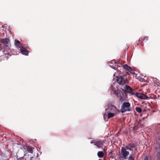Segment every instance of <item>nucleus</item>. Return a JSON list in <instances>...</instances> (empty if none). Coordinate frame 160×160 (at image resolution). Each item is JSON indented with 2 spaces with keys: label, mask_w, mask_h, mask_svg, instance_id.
Listing matches in <instances>:
<instances>
[{
  "label": "nucleus",
  "mask_w": 160,
  "mask_h": 160,
  "mask_svg": "<svg viewBox=\"0 0 160 160\" xmlns=\"http://www.w3.org/2000/svg\"><path fill=\"white\" fill-rule=\"evenodd\" d=\"M133 150H137L135 144L131 143L128 144L125 148L122 147L121 150V154L119 153L117 156V158L119 160H123L126 159L129 154V151L133 152Z\"/></svg>",
  "instance_id": "f257e3e1"
},
{
  "label": "nucleus",
  "mask_w": 160,
  "mask_h": 160,
  "mask_svg": "<svg viewBox=\"0 0 160 160\" xmlns=\"http://www.w3.org/2000/svg\"><path fill=\"white\" fill-rule=\"evenodd\" d=\"M118 112L119 110L115 106L108 104L105 107L103 118L105 119L107 117L108 118H111L117 115Z\"/></svg>",
  "instance_id": "f03ea898"
},
{
  "label": "nucleus",
  "mask_w": 160,
  "mask_h": 160,
  "mask_svg": "<svg viewBox=\"0 0 160 160\" xmlns=\"http://www.w3.org/2000/svg\"><path fill=\"white\" fill-rule=\"evenodd\" d=\"M116 64H117V67L116 68L115 67H112V68H113L114 70L117 69V72H115L113 75L114 76L117 77L119 74L122 73V71L120 70V69H121V68H122L123 69H125L131 73H133V69L130 67L128 66L127 64L124 65H122L120 63H118L117 64L115 63Z\"/></svg>",
  "instance_id": "7ed1b4c3"
},
{
  "label": "nucleus",
  "mask_w": 160,
  "mask_h": 160,
  "mask_svg": "<svg viewBox=\"0 0 160 160\" xmlns=\"http://www.w3.org/2000/svg\"><path fill=\"white\" fill-rule=\"evenodd\" d=\"M130 104L128 102H123L121 106V112L124 113L127 111H130Z\"/></svg>",
  "instance_id": "20e7f679"
},
{
  "label": "nucleus",
  "mask_w": 160,
  "mask_h": 160,
  "mask_svg": "<svg viewBox=\"0 0 160 160\" xmlns=\"http://www.w3.org/2000/svg\"><path fill=\"white\" fill-rule=\"evenodd\" d=\"M1 42L4 45V47L7 49H9L10 47L9 40L8 38L1 39L0 40Z\"/></svg>",
  "instance_id": "39448f33"
},
{
  "label": "nucleus",
  "mask_w": 160,
  "mask_h": 160,
  "mask_svg": "<svg viewBox=\"0 0 160 160\" xmlns=\"http://www.w3.org/2000/svg\"><path fill=\"white\" fill-rule=\"evenodd\" d=\"M122 89V90L125 91L127 92L133 94L132 89L129 86L127 85H125L123 86H122L121 87Z\"/></svg>",
  "instance_id": "423d86ee"
},
{
  "label": "nucleus",
  "mask_w": 160,
  "mask_h": 160,
  "mask_svg": "<svg viewBox=\"0 0 160 160\" xmlns=\"http://www.w3.org/2000/svg\"><path fill=\"white\" fill-rule=\"evenodd\" d=\"M117 82L120 85H122V86L124 85V84L126 83L127 82L126 78L120 76L117 79Z\"/></svg>",
  "instance_id": "0eeeda50"
},
{
  "label": "nucleus",
  "mask_w": 160,
  "mask_h": 160,
  "mask_svg": "<svg viewBox=\"0 0 160 160\" xmlns=\"http://www.w3.org/2000/svg\"><path fill=\"white\" fill-rule=\"evenodd\" d=\"M111 90L113 92V94H115L116 95L118 94V88L116 83H113L112 84L110 87Z\"/></svg>",
  "instance_id": "6e6552de"
},
{
  "label": "nucleus",
  "mask_w": 160,
  "mask_h": 160,
  "mask_svg": "<svg viewBox=\"0 0 160 160\" xmlns=\"http://www.w3.org/2000/svg\"><path fill=\"white\" fill-rule=\"evenodd\" d=\"M27 48V45H24L20 49L21 51L22 54L25 55H28V52L26 48Z\"/></svg>",
  "instance_id": "1a4fd4ad"
},
{
  "label": "nucleus",
  "mask_w": 160,
  "mask_h": 160,
  "mask_svg": "<svg viewBox=\"0 0 160 160\" xmlns=\"http://www.w3.org/2000/svg\"><path fill=\"white\" fill-rule=\"evenodd\" d=\"M136 96L138 98L142 99H147L148 97L143 94L140 93H136Z\"/></svg>",
  "instance_id": "9d476101"
},
{
  "label": "nucleus",
  "mask_w": 160,
  "mask_h": 160,
  "mask_svg": "<svg viewBox=\"0 0 160 160\" xmlns=\"http://www.w3.org/2000/svg\"><path fill=\"white\" fill-rule=\"evenodd\" d=\"M104 142L102 141H96V144L95 145L98 148H102V145L103 144Z\"/></svg>",
  "instance_id": "9b49d317"
},
{
  "label": "nucleus",
  "mask_w": 160,
  "mask_h": 160,
  "mask_svg": "<svg viewBox=\"0 0 160 160\" xmlns=\"http://www.w3.org/2000/svg\"><path fill=\"white\" fill-rule=\"evenodd\" d=\"M15 44L17 47L20 48V49L23 45H22L19 41L17 40H16L15 41Z\"/></svg>",
  "instance_id": "f8f14e48"
},
{
  "label": "nucleus",
  "mask_w": 160,
  "mask_h": 160,
  "mask_svg": "<svg viewBox=\"0 0 160 160\" xmlns=\"http://www.w3.org/2000/svg\"><path fill=\"white\" fill-rule=\"evenodd\" d=\"M137 150H133V152H131L130 154V156L129 158L128 159L129 160H134V157L135 156V154H136V151Z\"/></svg>",
  "instance_id": "ddd939ff"
},
{
  "label": "nucleus",
  "mask_w": 160,
  "mask_h": 160,
  "mask_svg": "<svg viewBox=\"0 0 160 160\" xmlns=\"http://www.w3.org/2000/svg\"><path fill=\"white\" fill-rule=\"evenodd\" d=\"M139 123V122H136L134 124L133 127V129L134 131V132H135V131L139 127L138 125Z\"/></svg>",
  "instance_id": "4468645a"
},
{
  "label": "nucleus",
  "mask_w": 160,
  "mask_h": 160,
  "mask_svg": "<svg viewBox=\"0 0 160 160\" xmlns=\"http://www.w3.org/2000/svg\"><path fill=\"white\" fill-rule=\"evenodd\" d=\"M123 95L122 93H120L118 96L119 100L120 102H122L123 101Z\"/></svg>",
  "instance_id": "2eb2a0df"
},
{
  "label": "nucleus",
  "mask_w": 160,
  "mask_h": 160,
  "mask_svg": "<svg viewBox=\"0 0 160 160\" xmlns=\"http://www.w3.org/2000/svg\"><path fill=\"white\" fill-rule=\"evenodd\" d=\"M98 156L100 158H102L104 155V153L102 151H99L97 154Z\"/></svg>",
  "instance_id": "dca6fc26"
},
{
  "label": "nucleus",
  "mask_w": 160,
  "mask_h": 160,
  "mask_svg": "<svg viewBox=\"0 0 160 160\" xmlns=\"http://www.w3.org/2000/svg\"><path fill=\"white\" fill-rule=\"evenodd\" d=\"M26 149H27V151L28 152H30L31 153H32L33 152V149L31 147H29V146L26 147Z\"/></svg>",
  "instance_id": "f3484780"
},
{
  "label": "nucleus",
  "mask_w": 160,
  "mask_h": 160,
  "mask_svg": "<svg viewBox=\"0 0 160 160\" xmlns=\"http://www.w3.org/2000/svg\"><path fill=\"white\" fill-rule=\"evenodd\" d=\"M158 132V136L159 138L157 140V142L159 145L160 147V130L159 131H157Z\"/></svg>",
  "instance_id": "a211bd4d"
},
{
  "label": "nucleus",
  "mask_w": 160,
  "mask_h": 160,
  "mask_svg": "<svg viewBox=\"0 0 160 160\" xmlns=\"http://www.w3.org/2000/svg\"><path fill=\"white\" fill-rule=\"evenodd\" d=\"M5 51L2 50H0V57L3 56L4 54H6Z\"/></svg>",
  "instance_id": "6ab92c4d"
},
{
  "label": "nucleus",
  "mask_w": 160,
  "mask_h": 160,
  "mask_svg": "<svg viewBox=\"0 0 160 160\" xmlns=\"http://www.w3.org/2000/svg\"><path fill=\"white\" fill-rule=\"evenodd\" d=\"M136 110L137 111V112H138L139 113L141 112L142 111V109L140 107H136Z\"/></svg>",
  "instance_id": "aec40b11"
},
{
  "label": "nucleus",
  "mask_w": 160,
  "mask_h": 160,
  "mask_svg": "<svg viewBox=\"0 0 160 160\" xmlns=\"http://www.w3.org/2000/svg\"><path fill=\"white\" fill-rule=\"evenodd\" d=\"M144 160H152L151 157L150 156H146Z\"/></svg>",
  "instance_id": "412c9836"
},
{
  "label": "nucleus",
  "mask_w": 160,
  "mask_h": 160,
  "mask_svg": "<svg viewBox=\"0 0 160 160\" xmlns=\"http://www.w3.org/2000/svg\"><path fill=\"white\" fill-rule=\"evenodd\" d=\"M32 158L31 157L29 156H27V157L26 158L25 160H32Z\"/></svg>",
  "instance_id": "4be33fe9"
},
{
  "label": "nucleus",
  "mask_w": 160,
  "mask_h": 160,
  "mask_svg": "<svg viewBox=\"0 0 160 160\" xmlns=\"http://www.w3.org/2000/svg\"><path fill=\"white\" fill-rule=\"evenodd\" d=\"M157 160H160V152H159L157 154Z\"/></svg>",
  "instance_id": "5701e85b"
},
{
  "label": "nucleus",
  "mask_w": 160,
  "mask_h": 160,
  "mask_svg": "<svg viewBox=\"0 0 160 160\" xmlns=\"http://www.w3.org/2000/svg\"><path fill=\"white\" fill-rule=\"evenodd\" d=\"M148 37H145V38H143V40L144 41L145 40V39H146V40H148Z\"/></svg>",
  "instance_id": "b1692460"
},
{
  "label": "nucleus",
  "mask_w": 160,
  "mask_h": 160,
  "mask_svg": "<svg viewBox=\"0 0 160 160\" xmlns=\"http://www.w3.org/2000/svg\"><path fill=\"white\" fill-rule=\"evenodd\" d=\"M91 144L94 143L95 144H96V141L94 142L93 141H91Z\"/></svg>",
  "instance_id": "393cba45"
},
{
  "label": "nucleus",
  "mask_w": 160,
  "mask_h": 160,
  "mask_svg": "<svg viewBox=\"0 0 160 160\" xmlns=\"http://www.w3.org/2000/svg\"><path fill=\"white\" fill-rule=\"evenodd\" d=\"M112 64V63H109V65L110 66V67H111V66H112V64Z\"/></svg>",
  "instance_id": "a878e982"
},
{
  "label": "nucleus",
  "mask_w": 160,
  "mask_h": 160,
  "mask_svg": "<svg viewBox=\"0 0 160 160\" xmlns=\"http://www.w3.org/2000/svg\"><path fill=\"white\" fill-rule=\"evenodd\" d=\"M121 69H120V71H122H122H123V70H122V71L121 70H122V68L121 67Z\"/></svg>",
  "instance_id": "bb28decb"
},
{
  "label": "nucleus",
  "mask_w": 160,
  "mask_h": 160,
  "mask_svg": "<svg viewBox=\"0 0 160 160\" xmlns=\"http://www.w3.org/2000/svg\"><path fill=\"white\" fill-rule=\"evenodd\" d=\"M104 152H106V150L105 149H104Z\"/></svg>",
  "instance_id": "cd10ccee"
},
{
  "label": "nucleus",
  "mask_w": 160,
  "mask_h": 160,
  "mask_svg": "<svg viewBox=\"0 0 160 160\" xmlns=\"http://www.w3.org/2000/svg\"><path fill=\"white\" fill-rule=\"evenodd\" d=\"M98 160H101V159H99Z\"/></svg>",
  "instance_id": "c85d7f7f"
}]
</instances>
